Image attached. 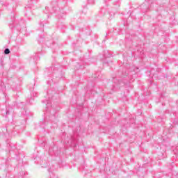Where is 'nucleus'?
<instances>
[{
	"instance_id": "nucleus-1",
	"label": "nucleus",
	"mask_w": 178,
	"mask_h": 178,
	"mask_svg": "<svg viewBox=\"0 0 178 178\" xmlns=\"http://www.w3.org/2000/svg\"><path fill=\"white\" fill-rule=\"evenodd\" d=\"M4 54L5 55H9V54H10V50H9V49H5L4 50Z\"/></svg>"
}]
</instances>
